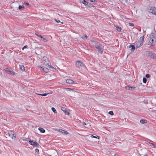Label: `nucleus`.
I'll return each instance as SVG.
<instances>
[{
	"label": "nucleus",
	"mask_w": 156,
	"mask_h": 156,
	"mask_svg": "<svg viewBox=\"0 0 156 156\" xmlns=\"http://www.w3.org/2000/svg\"><path fill=\"white\" fill-rule=\"evenodd\" d=\"M91 43L93 44L95 48H97L98 51V52L102 54L103 52V46L100 44L98 42L94 41H91Z\"/></svg>",
	"instance_id": "f257e3e1"
},
{
	"label": "nucleus",
	"mask_w": 156,
	"mask_h": 156,
	"mask_svg": "<svg viewBox=\"0 0 156 156\" xmlns=\"http://www.w3.org/2000/svg\"><path fill=\"white\" fill-rule=\"evenodd\" d=\"M149 39V41L148 43V44L151 46L154 45L156 41L155 35L153 34H152V35H151Z\"/></svg>",
	"instance_id": "f03ea898"
},
{
	"label": "nucleus",
	"mask_w": 156,
	"mask_h": 156,
	"mask_svg": "<svg viewBox=\"0 0 156 156\" xmlns=\"http://www.w3.org/2000/svg\"><path fill=\"white\" fill-rule=\"evenodd\" d=\"M42 61L44 64L46 66L53 69H55L54 67H52L51 65L49 64V63H48L49 62V60L47 59V57L45 56H44L42 58Z\"/></svg>",
	"instance_id": "7ed1b4c3"
},
{
	"label": "nucleus",
	"mask_w": 156,
	"mask_h": 156,
	"mask_svg": "<svg viewBox=\"0 0 156 156\" xmlns=\"http://www.w3.org/2000/svg\"><path fill=\"white\" fill-rule=\"evenodd\" d=\"M148 11L149 12L156 16V9L154 6L150 7L148 8Z\"/></svg>",
	"instance_id": "20e7f679"
},
{
	"label": "nucleus",
	"mask_w": 156,
	"mask_h": 156,
	"mask_svg": "<svg viewBox=\"0 0 156 156\" xmlns=\"http://www.w3.org/2000/svg\"><path fill=\"white\" fill-rule=\"evenodd\" d=\"M13 132L11 131H8V134L9 137H11L13 139H15L16 138V134L13 133Z\"/></svg>",
	"instance_id": "39448f33"
},
{
	"label": "nucleus",
	"mask_w": 156,
	"mask_h": 156,
	"mask_svg": "<svg viewBox=\"0 0 156 156\" xmlns=\"http://www.w3.org/2000/svg\"><path fill=\"white\" fill-rule=\"evenodd\" d=\"M29 143L31 145L34 146L36 147H38L39 144L36 142H34L33 140H30L29 142Z\"/></svg>",
	"instance_id": "423d86ee"
},
{
	"label": "nucleus",
	"mask_w": 156,
	"mask_h": 156,
	"mask_svg": "<svg viewBox=\"0 0 156 156\" xmlns=\"http://www.w3.org/2000/svg\"><path fill=\"white\" fill-rule=\"evenodd\" d=\"M76 65L78 67H82L83 66V62L80 61H78L76 63Z\"/></svg>",
	"instance_id": "0eeeda50"
},
{
	"label": "nucleus",
	"mask_w": 156,
	"mask_h": 156,
	"mask_svg": "<svg viewBox=\"0 0 156 156\" xmlns=\"http://www.w3.org/2000/svg\"><path fill=\"white\" fill-rule=\"evenodd\" d=\"M142 42L140 41L137 42L135 45L136 48H138L140 47L142 45Z\"/></svg>",
	"instance_id": "6e6552de"
},
{
	"label": "nucleus",
	"mask_w": 156,
	"mask_h": 156,
	"mask_svg": "<svg viewBox=\"0 0 156 156\" xmlns=\"http://www.w3.org/2000/svg\"><path fill=\"white\" fill-rule=\"evenodd\" d=\"M61 110L64 112L66 115H69V113L67 111V109L65 107H62Z\"/></svg>",
	"instance_id": "1a4fd4ad"
},
{
	"label": "nucleus",
	"mask_w": 156,
	"mask_h": 156,
	"mask_svg": "<svg viewBox=\"0 0 156 156\" xmlns=\"http://www.w3.org/2000/svg\"><path fill=\"white\" fill-rule=\"evenodd\" d=\"M39 68L42 69L46 73H48L49 72V70L47 68L44 67L43 68V67L41 66H38V67Z\"/></svg>",
	"instance_id": "9d476101"
},
{
	"label": "nucleus",
	"mask_w": 156,
	"mask_h": 156,
	"mask_svg": "<svg viewBox=\"0 0 156 156\" xmlns=\"http://www.w3.org/2000/svg\"><path fill=\"white\" fill-rule=\"evenodd\" d=\"M66 82L69 84H72L74 83L73 81L71 79H67L66 80Z\"/></svg>",
	"instance_id": "9b49d317"
},
{
	"label": "nucleus",
	"mask_w": 156,
	"mask_h": 156,
	"mask_svg": "<svg viewBox=\"0 0 156 156\" xmlns=\"http://www.w3.org/2000/svg\"><path fill=\"white\" fill-rule=\"evenodd\" d=\"M125 2L126 4H132L134 2V0H125Z\"/></svg>",
	"instance_id": "f8f14e48"
},
{
	"label": "nucleus",
	"mask_w": 156,
	"mask_h": 156,
	"mask_svg": "<svg viewBox=\"0 0 156 156\" xmlns=\"http://www.w3.org/2000/svg\"><path fill=\"white\" fill-rule=\"evenodd\" d=\"M59 131L61 132L62 134L64 135H66L68 134L67 132L65 131L64 130L61 129L60 130H59Z\"/></svg>",
	"instance_id": "ddd939ff"
},
{
	"label": "nucleus",
	"mask_w": 156,
	"mask_h": 156,
	"mask_svg": "<svg viewBox=\"0 0 156 156\" xmlns=\"http://www.w3.org/2000/svg\"><path fill=\"white\" fill-rule=\"evenodd\" d=\"M126 88L128 90H132L133 89H134L135 87H129V86H126Z\"/></svg>",
	"instance_id": "4468645a"
},
{
	"label": "nucleus",
	"mask_w": 156,
	"mask_h": 156,
	"mask_svg": "<svg viewBox=\"0 0 156 156\" xmlns=\"http://www.w3.org/2000/svg\"><path fill=\"white\" fill-rule=\"evenodd\" d=\"M129 48H131V51H133L135 49V46L134 45L131 44L129 46Z\"/></svg>",
	"instance_id": "2eb2a0df"
},
{
	"label": "nucleus",
	"mask_w": 156,
	"mask_h": 156,
	"mask_svg": "<svg viewBox=\"0 0 156 156\" xmlns=\"http://www.w3.org/2000/svg\"><path fill=\"white\" fill-rule=\"evenodd\" d=\"M38 129L42 133H44L45 132V130L43 128L39 127L38 128Z\"/></svg>",
	"instance_id": "dca6fc26"
},
{
	"label": "nucleus",
	"mask_w": 156,
	"mask_h": 156,
	"mask_svg": "<svg viewBox=\"0 0 156 156\" xmlns=\"http://www.w3.org/2000/svg\"><path fill=\"white\" fill-rule=\"evenodd\" d=\"M83 1L82 2L85 5H88L89 3L87 1H86L85 0H83Z\"/></svg>",
	"instance_id": "f3484780"
},
{
	"label": "nucleus",
	"mask_w": 156,
	"mask_h": 156,
	"mask_svg": "<svg viewBox=\"0 0 156 156\" xmlns=\"http://www.w3.org/2000/svg\"><path fill=\"white\" fill-rule=\"evenodd\" d=\"M8 72L9 74H11L12 75H14L15 74L14 73L13 71L11 70H8Z\"/></svg>",
	"instance_id": "a211bd4d"
},
{
	"label": "nucleus",
	"mask_w": 156,
	"mask_h": 156,
	"mask_svg": "<svg viewBox=\"0 0 156 156\" xmlns=\"http://www.w3.org/2000/svg\"><path fill=\"white\" fill-rule=\"evenodd\" d=\"M147 122V121L146 120L144 119H141L140 121V123L142 124H144L145 123H146Z\"/></svg>",
	"instance_id": "6ab92c4d"
},
{
	"label": "nucleus",
	"mask_w": 156,
	"mask_h": 156,
	"mask_svg": "<svg viewBox=\"0 0 156 156\" xmlns=\"http://www.w3.org/2000/svg\"><path fill=\"white\" fill-rule=\"evenodd\" d=\"M20 68L21 70L22 71H24L25 70V68L23 66H20Z\"/></svg>",
	"instance_id": "aec40b11"
},
{
	"label": "nucleus",
	"mask_w": 156,
	"mask_h": 156,
	"mask_svg": "<svg viewBox=\"0 0 156 156\" xmlns=\"http://www.w3.org/2000/svg\"><path fill=\"white\" fill-rule=\"evenodd\" d=\"M149 143L151 145V146L152 147L154 148H156V146L154 144H153L152 143Z\"/></svg>",
	"instance_id": "412c9836"
},
{
	"label": "nucleus",
	"mask_w": 156,
	"mask_h": 156,
	"mask_svg": "<svg viewBox=\"0 0 156 156\" xmlns=\"http://www.w3.org/2000/svg\"><path fill=\"white\" fill-rule=\"evenodd\" d=\"M51 110H52V111L54 113H57V112H56V109H55V108L53 107H52L51 108Z\"/></svg>",
	"instance_id": "4be33fe9"
},
{
	"label": "nucleus",
	"mask_w": 156,
	"mask_h": 156,
	"mask_svg": "<svg viewBox=\"0 0 156 156\" xmlns=\"http://www.w3.org/2000/svg\"><path fill=\"white\" fill-rule=\"evenodd\" d=\"M36 94L37 95H41L42 96H46L48 94H46V93L42 94Z\"/></svg>",
	"instance_id": "5701e85b"
},
{
	"label": "nucleus",
	"mask_w": 156,
	"mask_h": 156,
	"mask_svg": "<svg viewBox=\"0 0 156 156\" xmlns=\"http://www.w3.org/2000/svg\"><path fill=\"white\" fill-rule=\"evenodd\" d=\"M151 56H152L153 57H156V55L154 53H151Z\"/></svg>",
	"instance_id": "b1692460"
},
{
	"label": "nucleus",
	"mask_w": 156,
	"mask_h": 156,
	"mask_svg": "<svg viewBox=\"0 0 156 156\" xmlns=\"http://www.w3.org/2000/svg\"><path fill=\"white\" fill-rule=\"evenodd\" d=\"M82 38L83 39H86L87 38V36L86 35H84L82 37Z\"/></svg>",
	"instance_id": "393cba45"
},
{
	"label": "nucleus",
	"mask_w": 156,
	"mask_h": 156,
	"mask_svg": "<svg viewBox=\"0 0 156 156\" xmlns=\"http://www.w3.org/2000/svg\"><path fill=\"white\" fill-rule=\"evenodd\" d=\"M143 81L144 83H146L147 82V80L144 77L143 78Z\"/></svg>",
	"instance_id": "a878e982"
},
{
	"label": "nucleus",
	"mask_w": 156,
	"mask_h": 156,
	"mask_svg": "<svg viewBox=\"0 0 156 156\" xmlns=\"http://www.w3.org/2000/svg\"><path fill=\"white\" fill-rule=\"evenodd\" d=\"M108 114L111 115H114L113 112L112 111H110L108 112Z\"/></svg>",
	"instance_id": "bb28decb"
},
{
	"label": "nucleus",
	"mask_w": 156,
	"mask_h": 156,
	"mask_svg": "<svg viewBox=\"0 0 156 156\" xmlns=\"http://www.w3.org/2000/svg\"><path fill=\"white\" fill-rule=\"evenodd\" d=\"M129 25L130 26H131V27H133L134 26L133 24V23H129Z\"/></svg>",
	"instance_id": "cd10ccee"
},
{
	"label": "nucleus",
	"mask_w": 156,
	"mask_h": 156,
	"mask_svg": "<svg viewBox=\"0 0 156 156\" xmlns=\"http://www.w3.org/2000/svg\"><path fill=\"white\" fill-rule=\"evenodd\" d=\"M150 75L148 74H146L145 75V77L147 78H149L150 77Z\"/></svg>",
	"instance_id": "c85d7f7f"
},
{
	"label": "nucleus",
	"mask_w": 156,
	"mask_h": 156,
	"mask_svg": "<svg viewBox=\"0 0 156 156\" xmlns=\"http://www.w3.org/2000/svg\"><path fill=\"white\" fill-rule=\"evenodd\" d=\"M24 6L23 5H19V9H21L23 7H24Z\"/></svg>",
	"instance_id": "c756f323"
},
{
	"label": "nucleus",
	"mask_w": 156,
	"mask_h": 156,
	"mask_svg": "<svg viewBox=\"0 0 156 156\" xmlns=\"http://www.w3.org/2000/svg\"><path fill=\"white\" fill-rule=\"evenodd\" d=\"M28 46L27 45L24 46L22 48V50H24V49L25 48H27Z\"/></svg>",
	"instance_id": "7c9ffc66"
},
{
	"label": "nucleus",
	"mask_w": 156,
	"mask_h": 156,
	"mask_svg": "<svg viewBox=\"0 0 156 156\" xmlns=\"http://www.w3.org/2000/svg\"><path fill=\"white\" fill-rule=\"evenodd\" d=\"M42 39L43 41H44V42H47L48 41V40L44 38L43 37Z\"/></svg>",
	"instance_id": "2f4dec72"
},
{
	"label": "nucleus",
	"mask_w": 156,
	"mask_h": 156,
	"mask_svg": "<svg viewBox=\"0 0 156 156\" xmlns=\"http://www.w3.org/2000/svg\"><path fill=\"white\" fill-rule=\"evenodd\" d=\"M35 151L36 152L38 153L39 152V150L38 149H36L35 150Z\"/></svg>",
	"instance_id": "473e14b6"
},
{
	"label": "nucleus",
	"mask_w": 156,
	"mask_h": 156,
	"mask_svg": "<svg viewBox=\"0 0 156 156\" xmlns=\"http://www.w3.org/2000/svg\"><path fill=\"white\" fill-rule=\"evenodd\" d=\"M55 20L57 23L60 22V20H59L55 19Z\"/></svg>",
	"instance_id": "72a5a7b5"
},
{
	"label": "nucleus",
	"mask_w": 156,
	"mask_h": 156,
	"mask_svg": "<svg viewBox=\"0 0 156 156\" xmlns=\"http://www.w3.org/2000/svg\"><path fill=\"white\" fill-rule=\"evenodd\" d=\"M35 34L36 35H37V36L38 37H39L40 36V35H39V34L37 33H36V32L35 33Z\"/></svg>",
	"instance_id": "f704fd0d"
},
{
	"label": "nucleus",
	"mask_w": 156,
	"mask_h": 156,
	"mask_svg": "<svg viewBox=\"0 0 156 156\" xmlns=\"http://www.w3.org/2000/svg\"><path fill=\"white\" fill-rule=\"evenodd\" d=\"M91 2H96V0H89Z\"/></svg>",
	"instance_id": "c9c22d12"
},
{
	"label": "nucleus",
	"mask_w": 156,
	"mask_h": 156,
	"mask_svg": "<svg viewBox=\"0 0 156 156\" xmlns=\"http://www.w3.org/2000/svg\"><path fill=\"white\" fill-rule=\"evenodd\" d=\"M91 137H92V138H97V137L94 136L93 135H92L91 136Z\"/></svg>",
	"instance_id": "e433bc0d"
},
{
	"label": "nucleus",
	"mask_w": 156,
	"mask_h": 156,
	"mask_svg": "<svg viewBox=\"0 0 156 156\" xmlns=\"http://www.w3.org/2000/svg\"><path fill=\"white\" fill-rule=\"evenodd\" d=\"M121 30V28H118V29H117V30L119 31H120Z\"/></svg>",
	"instance_id": "4c0bfd02"
},
{
	"label": "nucleus",
	"mask_w": 156,
	"mask_h": 156,
	"mask_svg": "<svg viewBox=\"0 0 156 156\" xmlns=\"http://www.w3.org/2000/svg\"><path fill=\"white\" fill-rule=\"evenodd\" d=\"M83 125H86V124L84 122H83Z\"/></svg>",
	"instance_id": "58836bf2"
},
{
	"label": "nucleus",
	"mask_w": 156,
	"mask_h": 156,
	"mask_svg": "<svg viewBox=\"0 0 156 156\" xmlns=\"http://www.w3.org/2000/svg\"><path fill=\"white\" fill-rule=\"evenodd\" d=\"M25 5H29V4L28 2H26L25 4Z\"/></svg>",
	"instance_id": "ea45409f"
},
{
	"label": "nucleus",
	"mask_w": 156,
	"mask_h": 156,
	"mask_svg": "<svg viewBox=\"0 0 156 156\" xmlns=\"http://www.w3.org/2000/svg\"><path fill=\"white\" fill-rule=\"evenodd\" d=\"M67 89L69 90H72V89H71L70 88H67Z\"/></svg>",
	"instance_id": "a19ab883"
},
{
	"label": "nucleus",
	"mask_w": 156,
	"mask_h": 156,
	"mask_svg": "<svg viewBox=\"0 0 156 156\" xmlns=\"http://www.w3.org/2000/svg\"><path fill=\"white\" fill-rule=\"evenodd\" d=\"M39 37H40L41 38H43L42 36H41V35Z\"/></svg>",
	"instance_id": "79ce46f5"
},
{
	"label": "nucleus",
	"mask_w": 156,
	"mask_h": 156,
	"mask_svg": "<svg viewBox=\"0 0 156 156\" xmlns=\"http://www.w3.org/2000/svg\"><path fill=\"white\" fill-rule=\"evenodd\" d=\"M89 5H90L89 6H91V5H91L90 4V3H89Z\"/></svg>",
	"instance_id": "37998d69"
},
{
	"label": "nucleus",
	"mask_w": 156,
	"mask_h": 156,
	"mask_svg": "<svg viewBox=\"0 0 156 156\" xmlns=\"http://www.w3.org/2000/svg\"><path fill=\"white\" fill-rule=\"evenodd\" d=\"M114 156H118V155L117 154H114Z\"/></svg>",
	"instance_id": "c03bdc74"
},
{
	"label": "nucleus",
	"mask_w": 156,
	"mask_h": 156,
	"mask_svg": "<svg viewBox=\"0 0 156 156\" xmlns=\"http://www.w3.org/2000/svg\"><path fill=\"white\" fill-rule=\"evenodd\" d=\"M144 36H143V37H142V40L143 41L144 40Z\"/></svg>",
	"instance_id": "a18cd8bd"
},
{
	"label": "nucleus",
	"mask_w": 156,
	"mask_h": 156,
	"mask_svg": "<svg viewBox=\"0 0 156 156\" xmlns=\"http://www.w3.org/2000/svg\"><path fill=\"white\" fill-rule=\"evenodd\" d=\"M61 23V24H62V23H62H62Z\"/></svg>",
	"instance_id": "49530a36"
}]
</instances>
